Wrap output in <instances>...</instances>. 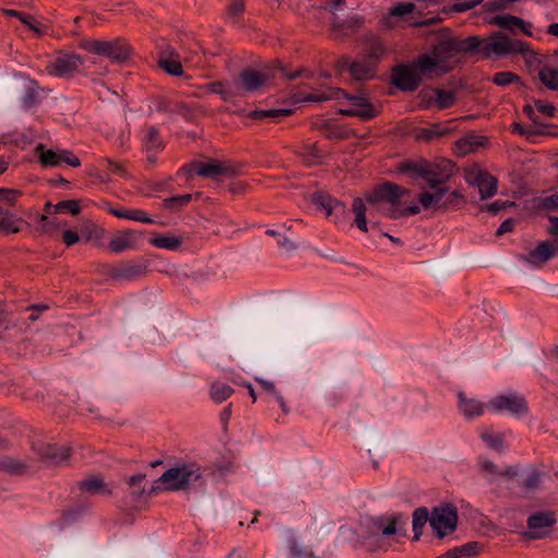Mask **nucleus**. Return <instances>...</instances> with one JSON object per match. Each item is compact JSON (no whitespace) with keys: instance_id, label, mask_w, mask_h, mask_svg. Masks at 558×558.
<instances>
[{"instance_id":"obj_1","label":"nucleus","mask_w":558,"mask_h":558,"mask_svg":"<svg viewBox=\"0 0 558 558\" xmlns=\"http://www.w3.org/2000/svg\"><path fill=\"white\" fill-rule=\"evenodd\" d=\"M410 190L386 182L367 192L365 202L371 206V210L381 213L391 219H398L417 215L421 211L420 206L410 203Z\"/></svg>"},{"instance_id":"obj_2","label":"nucleus","mask_w":558,"mask_h":558,"mask_svg":"<svg viewBox=\"0 0 558 558\" xmlns=\"http://www.w3.org/2000/svg\"><path fill=\"white\" fill-rule=\"evenodd\" d=\"M156 484L157 486L151 487V490L180 492L203 487L205 484L204 470L196 462L177 463L163 472Z\"/></svg>"},{"instance_id":"obj_3","label":"nucleus","mask_w":558,"mask_h":558,"mask_svg":"<svg viewBox=\"0 0 558 558\" xmlns=\"http://www.w3.org/2000/svg\"><path fill=\"white\" fill-rule=\"evenodd\" d=\"M407 524L408 517L403 513L366 518L363 522V525L367 530L369 537L368 539H365L362 545L369 551L376 550L378 546L374 545L372 538H377L380 535L391 536L396 534L404 536L407 534ZM377 541L378 539H376V542Z\"/></svg>"},{"instance_id":"obj_4","label":"nucleus","mask_w":558,"mask_h":558,"mask_svg":"<svg viewBox=\"0 0 558 558\" xmlns=\"http://www.w3.org/2000/svg\"><path fill=\"white\" fill-rule=\"evenodd\" d=\"M78 47L88 53L105 57L112 63H123L132 54L131 45L121 37L110 40H100L96 38H82Z\"/></svg>"},{"instance_id":"obj_5","label":"nucleus","mask_w":558,"mask_h":558,"mask_svg":"<svg viewBox=\"0 0 558 558\" xmlns=\"http://www.w3.org/2000/svg\"><path fill=\"white\" fill-rule=\"evenodd\" d=\"M430 190L422 192L417 197L424 210H429L433 214L446 213L457 210L465 204L464 195L458 191H450L445 186Z\"/></svg>"},{"instance_id":"obj_6","label":"nucleus","mask_w":558,"mask_h":558,"mask_svg":"<svg viewBox=\"0 0 558 558\" xmlns=\"http://www.w3.org/2000/svg\"><path fill=\"white\" fill-rule=\"evenodd\" d=\"M477 39L480 44L474 53H478L484 58H489L493 54L497 57L514 54L525 49V43L511 39L499 32L488 38L477 36Z\"/></svg>"},{"instance_id":"obj_7","label":"nucleus","mask_w":558,"mask_h":558,"mask_svg":"<svg viewBox=\"0 0 558 558\" xmlns=\"http://www.w3.org/2000/svg\"><path fill=\"white\" fill-rule=\"evenodd\" d=\"M404 170H413L426 181L429 189L442 186L454 173V166L450 161L439 163H407Z\"/></svg>"},{"instance_id":"obj_8","label":"nucleus","mask_w":558,"mask_h":558,"mask_svg":"<svg viewBox=\"0 0 558 558\" xmlns=\"http://www.w3.org/2000/svg\"><path fill=\"white\" fill-rule=\"evenodd\" d=\"M85 59L75 52L59 51L56 58L46 65V72L60 78H72L83 72Z\"/></svg>"},{"instance_id":"obj_9","label":"nucleus","mask_w":558,"mask_h":558,"mask_svg":"<svg viewBox=\"0 0 558 558\" xmlns=\"http://www.w3.org/2000/svg\"><path fill=\"white\" fill-rule=\"evenodd\" d=\"M478 44L477 36H469L463 39L447 37L434 46L433 56L444 63L460 53H474Z\"/></svg>"},{"instance_id":"obj_10","label":"nucleus","mask_w":558,"mask_h":558,"mask_svg":"<svg viewBox=\"0 0 558 558\" xmlns=\"http://www.w3.org/2000/svg\"><path fill=\"white\" fill-rule=\"evenodd\" d=\"M458 511L452 504H444L432 511L429 524L438 538L451 534L457 529Z\"/></svg>"},{"instance_id":"obj_11","label":"nucleus","mask_w":558,"mask_h":558,"mask_svg":"<svg viewBox=\"0 0 558 558\" xmlns=\"http://www.w3.org/2000/svg\"><path fill=\"white\" fill-rule=\"evenodd\" d=\"M274 76L268 71H257L252 68L242 70L238 78H234L238 96L254 92L269 84Z\"/></svg>"},{"instance_id":"obj_12","label":"nucleus","mask_w":558,"mask_h":558,"mask_svg":"<svg viewBox=\"0 0 558 558\" xmlns=\"http://www.w3.org/2000/svg\"><path fill=\"white\" fill-rule=\"evenodd\" d=\"M345 98L352 105L350 109H341L340 113L348 117H359L364 120L376 117L377 111L374 109L372 104L368 101L366 96L361 93L357 95H350L344 90V95H340V99Z\"/></svg>"},{"instance_id":"obj_13","label":"nucleus","mask_w":558,"mask_h":558,"mask_svg":"<svg viewBox=\"0 0 558 558\" xmlns=\"http://www.w3.org/2000/svg\"><path fill=\"white\" fill-rule=\"evenodd\" d=\"M391 81L399 89L403 92H413L418 87L421 76L414 65L402 64L393 68Z\"/></svg>"},{"instance_id":"obj_14","label":"nucleus","mask_w":558,"mask_h":558,"mask_svg":"<svg viewBox=\"0 0 558 558\" xmlns=\"http://www.w3.org/2000/svg\"><path fill=\"white\" fill-rule=\"evenodd\" d=\"M487 407L495 412L508 411L518 416L527 412V404L524 398L512 393L495 397Z\"/></svg>"},{"instance_id":"obj_15","label":"nucleus","mask_w":558,"mask_h":558,"mask_svg":"<svg viewBox=\"0 0 558 558\" xmlns=\"http://www.w3.org/2000/svg\"><path fill=\"white\" fill-rule=\"evenodd\" d=\"M181 171H186L190 174L196 173L204 178H216L223 174H233L234 168L225 162L211 160L208 163L195 162L193 165L185 166L181 169Z\"/></svg>"},{"instance_id":"obj_16","label":"nucleus","mask_w":558,"mask_h":558,"mask_svg":"<svg viewBox=\"0 0 558 558\" xmlns=\"http://www.w3.org/2000/svg\"><path fill=\"white\" fill-rule=\"evenodd\" d=\"M556 522V514L553 511H539L530 515L527 519L529 538H542L545 535L544 529L555 525Z\"/></svg>"},{"instance_id":"obj_17","label":"nucleus","mask_w":558,"mask_h":558,"mask_svg":"<svg viewBox=\"0 0 558 558\" xmlns=\"http://www.w3.org/2000/svg\"><path fill=\"white\" fill-rule=\"evenodd\" d=\"M466 181L478 187L481 199H487L497 192V180L487 171L478 170L477 172L470 173L466 177Z\"/></svg>"},{"instance_id":"obj_18","label":"nucleus","mask_w":558,"mask_h":558,"mask_svg":"<svg viewBox=\"0 0 558 558\" xmlns=\"http://www.w3.org/2000/svg\"><path fill=\"white\" fill-rule=\"evenodd\" d=\"M147 267L143 264L126 262L110 267L107 275L114 280H135L146 274Z\"/></svg>"},{"instance_id":"obj_19","label":"nucleus","mask_w":558,"mask_h":558,"mask_svg":"<svg viewBox=\"0 0 558 558\" xmlns=\"http://www.w3.org/2000/svg\"><path fill=\"white\" fill-rule=\"evenodd\" d=\"M141 236V232L131 229L118 231L111 236L109 248L112 253L132 250L136 246Z\"/></svg>"},{"instance_id":"obj_20","label":"nucleus","mask_w":558,"mask_h":558,"mask_svg":"<svg viewBox=\"0 0 558 558\" xmlns=\"http://www.w3.org/2000/svg\"><path fill=\"white\" fill-rule=\"evenodd\" d=\"M77 488L82 493H86L89 495H111V490L107 487L101 475L95 474L85 477L84 480L77 482Z\"/></svg>"},{"instance_id":"obj_21","label":"nucleus","mask_w":558,"mask_h":558,"mask_svg":"<svg viewBox=\"0 0 558 558\" xmlns=\"http://www.w3.org/2000/svg\"><path fill=\"white\" fill-rule=\"evenodd\" d=\"M38 454L52 463H60L70 456L69 449L53 444H38L34 447Z\"/></svg>"},{"instance_id":"obj_22","label":"nucleus","mask_w":558,"mask_h":558,"mask_svg":"<svg viewBox=\"0 0 558 558\" xmlns=\"http://www.w3.org/2000/svg\"><path fill=\"white\" fill-rule=\"evenodd\" d=\"M349 72L355 81H366L375 76V62L359 60L350 63Z\"/></svg>"},{"instance_id":"obj_23","label":"nucleus","mask_w":558,"mask_h":558,"mask_svg":"<svg viewBox=\"0 0 558 558\" xmlns=\"http://www.w3.org/2000/svg\"><path fill=\"white\" fill-rule=\"evenodd\" d=\"M452 132H453L452 128L445 125V124L435 123L428 128L418 129L416 131V138L421 140V141H425V142H430L436 138L448 136Z\"/></svg>"},{"instance_id":"obj_24","label":"nucleus","mask_w":558,"mask_h":558,"mask_svg":"<svg viewBox=\"0 0 558 558\" xmlns=\"http://www.w3.org/2000/svg\"><path fill=\"white\" fill-rule=\"evenodd\" d=\"M459 409L468 420H472L476 416H481L484 413L485 405L475 400L468 399L463 392L458 393Z\"/></svg>"},{"instance_id":"obj_25","label":"nucleus","mask_w":558,"mask_h":558,"mask_svg":"<svg viewBox=\"0 0 558 558\" xmlns=\"http://www.w3.org/2000/svg\"><path fill=\"white\" fill-rule=\"evenodd\" d=\"M144 146L147 151V159L149 162H155V155L163 148V143L159 137L158 131L154 126L147 129L144 137Z\"/></svg>"},{"instance_id":"obj_26","label":"nucleus","mask_w":558,"mask_h":558,"mask_svg":"<svg viewBox=\"0 0 558 558\" xmlns=\"http://www.w3.org/2000/svg\"><path fill=\"white\" fill-rule=\"evenodd\" d=\"M340 95H344V90L341 88L327 87L324 89L316 90L314 93L304 95L300 100L312 101V102H324L330 99H340Z\"/></svg>"},{"instance_id":"obj_27","label":"nucleus","mask_w":558,"mask_h":558,"mask_svg":"<svg viewBox=\"0 0 558 558\" xmlns=\"http://www.w3.org/2000/svg\"><path fill=\"white\" fill-rule=\"evenodd\" d=\"M205 89L213 94L220 95L225 101H228L231 98L238 96V93H236L238 88L234 85V81H231L228 83H223L220 81L213 82V83L207 84L205 86Z\"/></svg>"},{"instance_id":"obj_28","label":"nucleus","mask_w":558,"mask_h":558,"mask_svg":"<svg viewBox=\"0 0 558 558\" xmlns=\"http://www.w3.org/2000/svg\"><path fill=\"white\" fill-rule=\"evenodd\" d=\"M24 95L22 97L23 106L29 109L39 102V86L36 81L24 78L23 81Z\"/></svg>"},{"instance_id":"obj_29","label":"nucleus","mask_w":558,"mask_h":558,"mask_svg":"<svg viewBox=\"0 0 558 558\" xmlns=\"http://www.w3.org/2000/svg\"><path fill=\"white\" fill-rule=\"evenodd\" d=\"M146 475L144 473H137L130 476L126 481L130 487V496L132 501H138L147 496L149 493L146 492L143 482Z\"/></svg>"},{"instance_id":"obj_30","label":"nucleus","mask_w":558,"mask_h":558,"mask_svg":"<svg viewBox=\"0 0 558 558\" xmlns=\"http://www.w3.org/2000/svg\"><path fill=\"white\" fill-rule=\"evenodd\" d=\"M109 213L118 218L151 223L154 220L147 216V214L142 209H116L110 208Z\"/></svg>"},{"instance_id":"obj_31","label":"nucleus","mask_w":558,"mask_h":558,"mask_svg":"<svg viewBox=\"0 0 558 558\" xmlns=\"http://www.w3.org/2000/svg\"><path fill=\"white\" fill-rule=\"evenodd\" d=\"M429 519H430V517H429L427 508L420 507L414 510L413 515H412V525H413V532H414L413 539L414 541L420 539V537L422 535V529L426 524L427 521L429 522Z\"/></svg>"},{"instance_id":"obj_32","label":"nucleus","mask_w":558,"mask_h":558,"mask_svg":"<svg viewBox=\"0 0 558 558\" xmlns=\"http://www.w3.org/2000/svg\"><path fill=\"white\" fill-rule=\"evenodd\" d=\"M538 80L548 89L558 90V68H542L538 71Z\"/></svg>"},{"instance_id":"obj_33","label":"nucleus","mask_w":558,"mask_h":558,"mask_svg":"<svg viewBox=\"0 0 558 558\" xmlns=\"http://www.w3.org/2000/svg\"><path fill=\"white\" fill-rule=\"evenodd\" d=\"M434 95V99L438 109L450 108L456 101V93L441 88L429 90Z\"/></svg>"},{"instance_id":"obj_34","label":"nucleus","mask_w":558,"mask_h":558,"mask_svg":"<svg viewBox=\"0 0 558 558\" xmlns=\"http://www.w3.org/2000/svg\"><path fill=\"white\" fill-rule=\"evenodd\" d=\"M352 210L355 215L354 222L356 227L363 231L367 232V220H366V206L365 202L362 198H354L352 203Z\"/></svg>"},{"instance_id":"obj_35","label":"nucleus","mask_w":558,"mask_h":558,"mask_svg":"<svg viewBox=\"0 0 558 558\" xmlns=\"http://www.w3.org/2000/svg\"><path fill=\"white\" fill-rule=\"evenodd\" d=\"M364 23V19L361 15L354 14L348 16L345 20L340 21L337 16L332 19L331 25L335 31H347V29H356L361 27Z\"/></svg>"},{"instance_id":"obj_36","label":"nucleus","mask_w":558,"mask_h":558,"mask_svg":"<svg viewBox=\"0 0 558 558\" xmlns=\"http://www.w3.org/2000/svg\"><path fill=\"white\" fill-rule=\"evenodd\" d=\"M312 202L318 208H322L327 217H329L332 214L335 206L343 207L341 203L323 193H314L312 195Z\"/></svg>"},{"instance_id":"obj_37","label":"nucleus","mask_w":558,"mask_h":558,"mask_svg":"<svg viewBox=\"0 0 558 558\" xmlns=\"http://www.w3.org/2000/svg\"><path fill=\"white\" fill-rule=\"evenodd\" d=\"M233 388L227 384L213 383L210 386L209 395L216 403H221L232 396Z\"/></svg>"},{"instance_id":"obj_38","label":"nucleus","mask_w":558,"mask_h":558,"mask_svg":"<svg viewBox=\"0 0 558 558\" xmlns=\"http://www.w3.org/2000/svg\"><path fill=\"white\" fill-rule=\"evenodd\" d=\"M150 243L155 247L175 251L181 246L182 238H178L174 235H156L150 239Z\"/></svg>"},{"instance_id":"obj_39","label":"nucleus","mask_w":558,"mask_h":558,"mask_svg":"<svg viewBox=\"0 0 558 558\" xmlns=\"http://www.w3.org/2000/svg\"><path fill=\"white\" fill-rule=\"evenodd\" d=\"M483 441L493 450L498 452L502 451L506 448L505 437L500 433H495L493 430H484L481 435Z\"/></svg>"},{"instance_id":"obj_40","label":"nucleus","mask_w":558,"mask_h":558,"mask_svg":"<svg viewBox=\"0 0 558 558\" xmlns=\"http://www.w3.org/2000/svg\"><path fill=\"white\" fill-rule=\"evenodd\" d=\"M440 61L437 60L433 54H424L413 64L418 75L434 72L439 65Z\"/></svg>"},{"instance_id":"obj_41","label":"nucleus","mask_w":558,"mask_h":558,"mask_svg":"<svg viewBox=\"0 0 558 558\" xmlns=\"http://www.w3.org/2000/svg\"><path fill=\"white\" fill-rule=\"evenodd\" d=\"M292 113L291 109H268V110H254L250 112V117L252 119H272L278 121L284 117H288Z\"/></svg>"},{"instance_id":"obj_42","label":"nucleus","mask_w":558,"mask_h":558,"mask_svg":"<svg viewBox=\"0 0 558 558\" xmlns=\"http://www.w3.org/2000/svg\"><path fill=\"white\" fill-rule=\"evenodd\" d=\"M484 137L471 134L457 142L458 148L462 154H469L474 151L478 146L483 145Z\"/></svg>"},{"instance_id":"obj_43","label":"nucleus","mask_w":558,"mask_h":558,"mask_svg":"<svg viewBox=\"0 0 558 558\" xmlns=\"http://www.w3.org/2000/svg\"><path fill=\"white\" fill-rule=\"evenodd\" d=\"M492 23L509 31H513L518 28V26H523L524 21L520 17L507 14V15H497L493 17Z\"/></svg>"},{"instance_id":"obj_44","label":"nucleus","mask_w":558,"mask_h":558,"mask_svg":"<svg viewBox=\"0 0 558 558\" xmlns=\"http://www.w3.org/2000/svg\"><path fill=\"white\" fill-rule=\"evenodd\" d=\"M492 82L497 86L506 87L511 84H521V78L513 72L502 71L493 75Z\"/></svg>"},{"instance_id":"obj_45","label":"nucleus","mask_w":558,"mask_h":558,"mask_svg":"<svg viewBox=\"0 0 558 558\" xmlns=\"http://www.w3.org/2000/svg\"><path fill=\"white\" fill-rule=\"evenodd\" d=\"M19 222H21V220L8 211H4L2 215H0V230L7 233L20 232L21 229L17 226Z\"/></svg>"},{"instance_id":"obj_46","label":"nucleus","mask_w":558,"mask_h":558,"mask_svg":"<svg viewBox=\"0 0 558 558\" xmlns=\"http://www.w3.org/2000/svg\"><path fill=\"white\" fill-rule=\"evenodd\" d=\"M36 150L39 153L38 157L44 166L56 167L59 165V150L44 149V145H38Z\"/></svg>"},{"instance_id":"obj_47","label":"nucleus","mask_w":558,"mask_h":558,"mask_svg":"<svg viewBox=\"0 0 558 558\" xmlns=\"http://www.w3.org/2000/svg\"><path fill=\"white\" fill-rule=\"evenodd\" d=\"M289 551L292 558H316L311 547L296 541L290 543Z\"/></svg>"},{"instance_id":"obj_48","label":"nucleus","mask_w":558,"mask_h":558,"mask_svg":"<svg viewBox=\"0 0 558 558\" xmlns=\"http://www.w3.org/2000/svg\"><path fill=\"white\" fill-rule=\"evenodd\" d=\"M303 158L310 165L319 163L323 160V154L316 144H307L303 147Z\"/></svg>"},{"instance_id":"obj_49","label":"nucleus","mask_w":558,"mask_h":558,"mask_svg":"<svg viewBox=\"0 0 558 558\" xmlns=\"http://www.w3.org/2000/svg\"><path fill=\"white\" fill-rule=\"evenodd\" d=\"M159 66L162 68L166 72H168L171 75H181L183 73L182 64L179 60V58L174 59H168V58H160Z\"/></svg>"},{"instance_id":"obj_50","label":"nucleus","mask_w":558,"mask_h":558,"mask_svg":"<svg viewBox=\"0 0 558 558\" xmlns=\"http://www.w3.org/2000/svg\"><path fill=\"white\" fill-rule=\"evenodd\" d=\"M536 209L555 210L558 209V194H553L545 197H537L534 201Z\"/></svg>"},{"instance_id":"obj_51","label":"nucleus","mask_w":558,"mask_h":558,"mask_svg":"<svg viewBox=\"0 0 558 558\" xmlns=\"http://www.w3.org/2000/svg\"><path fill=\"white\" fill-rule=\"evenodd\" d=\"M2 13L7 16L17 17L19 21L28 26V28L36 33H39V29L34 24L33 17L31 15L12 9H2Z\"/></svg>"},{"instance_id":"obj_52","label":"nucleus","mask_w":558,"mask_h":558,"mask_svg":"<svg viewBox=\"0 0 558 558\" xmlns=\"http://www.w3.org/2000/svg\"><path fill=\"white\" fill-rule=\"evenodd\" d=\"M478 471L482 475L488 477L490 482L499 473L497 465L493 461L482 458L478 460Z\"/></svg>"},{"instance_id":"obj_53","label":"nucleus","mask_w":558,"mask_h":558,"mask_svg":"<svg viewBox=\"0 0 558 558\" xmlns=\"http://www.w3.org/2000/svg\"><path fill=\"white\" fill-rule=\"evenodd\" d=\"M484 0H460L458 2L452 3L448 8V12H466L471 9H474L476 5L481 4Z\"/></svg>"},{"instance_id":"obj_54","label":"nucleus","mask_w":558,"mask_h":558,"mask_svg":"<svg viewBox=\"0 0 558 558\" xmlns=\"http://www.w3.org/2000/svg\"><path fill=\"white\" fill-rule=\"evenodd\" d=\"M56 213L68 211L72 215H77L81 211V207L77 201L75 199H66L61 201L57 205H54Z\"/></svg>"},{"instance_id":"obj_55","label":"nucleus","mask_w":558,"mask_h":558,"mask_svg":"<svg viewBox=\"0 0 558 558\" xmlns=\"http://www.w3.org/2000/svg\"><path fill=\"white\" fill-rule=\"evenodd\" d=\"M482 546L477 542H470L468 544L454 547L457 555L459 558L461 557H471L480 553Z\"/></svg>"},{"instance_id":"obj_56","label":"nucleus","mask_w":558,"mask_h":558,"mask_svg":"<svg viewBox=\"0 0 558 558\" xmlns=\"http://www.w3.org/2000/svg\"><path fill=\"white\" fill-rule=\"evenodd\" d=\"M78 511L75 509L63 510L58 519V525L60 529H64L76 521Z\"/></svg>"},{"instance_id":"obj_57","label":"nucleus","mask_w":558,"mask_h":558,"mask_svg":"<svg viewBox=\"0 0 558 558\" xmlns=\"http://www.w3.org/2000/svg\"><path fill=\"white\" fill-rule=\"evenodd\" d=\"M245 3L243 0H233L227 8V15L236 22L240 15L244 12Z\"/></svg>"},{"instance_id":"obj_58","label":"nucleus","mask_w":558,"mask_h":558,"mask_svg":"<svg viewBox=\"0 0 558 558\" xmlns=\"http://www.w3.org/2000/svg\"><path fill=\"white\" fill-rule=\"evenodd\" d=\"M415 10V4L408 3H398L397 5L389 9V12L393 17H402L407 14L412 13Z\"/></svg>"},{"instance_id":"obj_59","label":"nucleus","mask_w":558,"mask_h":558,"mask_svg":"<svg viewBox=\"0 0 558 558\" xmlns=\"http://www.w3.org/2000/svg\"><path fill=\"white\" fill-rule=\"evenodd\" d=\"M191 199H192L191 194H183V195L170 197V198L166 199L165 202H166L167 207L178 208V207L187 205L191 202Z\"/></svg>"},{"instance_id":"obj_60","label":"nucleus","mask_w":558,"mask_h":558,"mask_svg":"<svg viewBox=\"0 0 558 558\" xmlns=\"http://www.w3.org/2000/svg\"><path fill=\"white\" fill-rule=\"evenodd\" d=\"M65 162L71 167H80V159L70 150H59V163Z\"/></svg>"},{"instance_id":"obj_61","label":"nucleus","mask_w":558,"mask_h":558,"mask_svg":"<svg viewBox=\"0 0 558 558\" xmlns=\"http://www.w3.org/2000/svg\"><path fill=\"white\" fill-rule=\"evenodd\" d=\"M20 195L17 190L0 189V199L8 205H14Z\"/></svg>"},{"instance_id":"obj_62","label":"nucleus","mask_w":558,"mask_h":558,"mask_svg":"<svg viewBox=\"0 0 558 558\" xmlns=\"http://www.w3.org/2000/svg\"><path fill=\"white\" fill-rule=\"evenodd\" d=\"M539 483L541 474L534 471L523 481L522 487L525 489H535L539 486Z\"/></svg>"},{"instance_id":"obj_63","label":"nucleus","mask_w":558,"mask_h":558,"mask_svg":"<svg viewBox=\"0 0 558 558\" xmlns=\"http://www.w3.org/2000/svg\"><path fill=\"white\" fill-rule=\"evenodd\" d=\"M255 380L257 383H259V385L262 386V388L264 389V391L268 395H271L275 397V399L277 398L278 395H281L275 384L272 381H269V380H266V379H263L260 377H255Z\"/></svg>"},{"instance_id":"obj_64","label":"nucleus","mask_w":558,"mask_h":558,"mask_svg":"<svg viewBox=\"0 0 558 558\" xmlns=\"http://www.w3.org/2000/svg\"><path fill=\"white\" fill-rule=\"evenodd\" d=\"M57 225L53 221H50L46 215L39 216V231L41 233H50L56 230Z\"/></svg>"}]
</instances>
